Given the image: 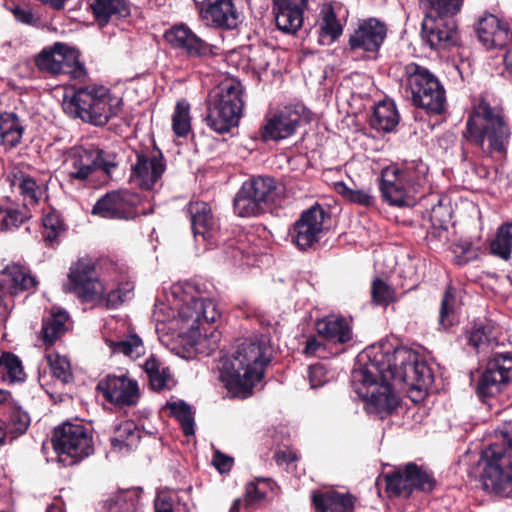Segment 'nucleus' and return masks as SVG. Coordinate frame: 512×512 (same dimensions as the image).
<instances>
[{
  "mask_svg": "<svg viewBox=\"0 0 512 512\" xmlns=\"http://www.w3.org/2000/svg\"><path fill=\"white\" fill-rule=\"evenodd\" d=\"M220 313L216 303L204 298L192 283H175L170 288L167 302L157 301L153 320L156 331L177 332L178 335L197 331L202 322H214Z\"/></svg>",
  "mask_w": 512,
  "mask_h": 512,
  "instance_id": "obj_1",
  "label": "nucleus"
},
{
  "mask_svg": "<svg viewBox=\"0 0 512 512\" xmlns=\"http://www.w3.org/2000/svg\"><path fill=\"white\" fill-rule=\"evenodd\" d=\"M272 355L270 340L266 335L244 339L230 356L221 359L220 379L227 389L241 398H247L253 387L263 379Z\"/></svg>",
  "mask_w": 512,
  "mask_h": 512,
  "instance_id": "obj_2",
  "label": "nucleus"
},
{
  "mask_svg": "<svg viewBox=\"0 0 512 512\" xmlns=\"http://www.w3.org/2000/svg\"><path fill=\"white\" fill-rule=\"evenodd\" d=\"M381 349L369 346L359 354V367L353 370L351 382L354 392L365 401L367 412L383 418L398 406L399 397L394 391L398 387H394L383 368L386 353Z\"/></svg>",
  "mask_w": 512,
  "mask_h": 512,
  "instance_id": "obj_3",
  "label": "nucleus"
},
{
  "mask_svg": "<svg viewBox=\"0 0 512 512\" xmlns=\"http://www.w3.org/2000/svg\"><path fill=\"white\" fill-rule=\"evenodd\" d=\"M511 136L505 121L503 110L491 106L486 99H481L473 108L467 122L463 137L479 147L488 157H505Z\"/></svg>",
  "mask_w": 512,
  "mask_h": 512,
  "instance_id": "obj_4",
  "label": "nucleus"
},
{
  "mask_svg": "<svg viewBox=\"0 0 512 512\" xmlns=\"http://www.w3.org/2000/svg\"><path fill=\"white\" fill-rule=\"evenodd\" d=\"M372 346H380L386 353L383 368L394 387L411 393H421L432 384V371L417 352L406 347H393L388 341Z\"/></svg>",
  "mask_w": 512,
  "mask_h": 512,
  "instance_id": "obj_5",
  "label": "nucleus"
},
{
  "mask_svg": "<svg viewBox=\"0 0 512 512\" xmlns=\"http://www.w3.org/2000/svg\"><path fill=\"white\" fill-rule=\"evenodd\" d=\"M121 105V98L112 95L106 87L95 84L73 87L70 94L66 92L62 102L66 114L96 126L105 125L117 115Z\"/></svg>",
  "mask_w": 512,
  "mask_h": 512,
  "instance_id": "obj_6",
  "label": "nucleus"
},
{
  "mask_svg": "<svg viewBox=\"0 0 512 512\" xmlns=\"http://www.w3.org/2000/svg\"><path fill=\"white\" fill-rule=\"evenodd\" d=\"M64 291L75 294L83 303L107 308H116L123 299L117 291L107 292V285L97 277L95 262L89 257L72 263Z\"/></svg>",
  "mask_w": 512,
  "mask_h": 512,
  "instance_id": "obj_7",
  "label": "nucleus"
},
{
  "mask_svg": "<svg viewBox=\"0 0 512 512\" xmlns=\"http://www.w3.org/2000/svg\"><path fill=\"white\" fill-rule=\"evenodd\" d=\"M244 87L236 78H225L210 93L207 125L217 133H226L236 126L244 106Z\"/></svg>",
  "mask_w": 512,
  "mask_h": 512,
  "instance_id": "obj_8",
  "label": "nucleus"
},
{
  "mask_svg": "<svg viewBox=\"0 0 512 512\" xmlns=\"http://www.w3.org/2000/svg\"><path fill=\"white\" fill-rule=\"evenodd\" d=\"M401 86L413 105L424 109L428 114L439 115L445 110V89L426 67L413 62L405 65Z\"/></svg>",
  "mask_w": 512,
  "mask_h": 512,
  "instance_id": "obj_9",
  "label": "nucleus"
},
{
  "mask_svg": "<svg viewBox=\"0 0 512 512\" xmlns=\"http://www.w3.org/2000/svg\"><path fill=\"white\" fill-rule=\"evenodd\" d=\"M481 475L483 487L501 497L512 496V426L503 432V442L493 443L485 451Z\"/></svg>",
  "mask_w": 512,
  "mask_h": 512,
  "instance_id": "obj_10",
  "label": "nucleus"
},
{
  "mask_svg": "<svg viewBox=\"0 0 512 512\" xmlns=\"http://www.w3.org/2000/svg\"><path fill=\"white\" fill-rule=\"evenodd\" d=\"M427 167H415L414 164L403 168L388 166L381 172L379 189L384 201L393 206L410 204L412 194L416 193L425 179Z\"/></svg>",
  "mask_w": 512,
  "mask_h": 512,
  "instance_id": "obj_11",
  "label": "nucleus"
},
{
  "mask_svg": "<svg viewBox=\"0 0 512 512\" xmlns=\"http://www.w3.org/2000/svg\"><path fill=\"white\" fill-rule=\"evenodd\" d=\"M80 53L68 44L56 42L45 47L35 58L37 68L50 75H67L79 82L85 81L87 71L79 60Z\"/></svg>",
  "mask_w": 512,
  "mask_h": 512,
  "instance_id": "obj_12",
  "label": "nucleus"
},
{
  "mask_svg": "<svg viewBox=\"0 0 512 512\" xmlns=\"http://www.w3.org/2000/svg\"><path fill=\"white\" fill-rule=\"evenodd\" d=\"M65 165L71 181H86L98 171L110 176L117 167V162L113 153L95 147L79 146L68 151Z\"/></svg>",
  "mask_w": 512,
  "mask_h": 512,
  "instance_id": "obj_13",
  "label": "nucleus"
},
{
  "mask_svg": "<svg viewBox=\"0 0 512 512\" xmlns=\"http://www.w3.org/2000/svg\"><path fill=\"white\" fill-rule=\"evenodd\" d=\"M53 448L58 462L72 466L93 453L92 437L81 424L63 423L54 430Z\"/></svg>",
  "mask_w": 512,
  "mask_h": 512,
  "instance_id": "obj_14",
  "label": "nucleus"
},
{
  "mask_svg": "<svg viewBox=\"0 0 512 512\" xmlns=\"http://www.w3.org/2000/svg\"><path fill=\"white\" fill-rule=\"evenodd\" d=\"M327 211L319 204L304 210L289 229L291 242L300 250L312 249L325 235Z\"/></svg>",
  "mask_w": 512,
  "mask_h": 512,
  "instance_id": "obj_15",
  "label": "nucleus"
},
{
  "mask_svg": "<svg viewBox=\"0 0 512 512\" xmlns=\"http://www.w3.org/2000/svg\"><path fill=\"white\" fill-rule=\"evenodd\" d=\"M386 490L390 495L409 497L414 490L431 492L435 487L432 474L421 466L408 463L385 476Z\"/></svg>",
  "mask_w": 512,
  "mask_h": 512,
  "instance_id": "obj_16",
  "label": "nucleus"
},
{
  "mask_svg": "<svg viewBox=\"0 0 512 512\" xmlns=\"http://www.w3.org/2000/svg\"><path fill=\"white\" fill-rule=\"evenodd\" d=\"M423 42L437 52L449 50L460 43V33L456 19L426 15L422 21Z\"/></svg>",
  "mask_w": 512,
  "mask_h": 512,
  "instance_id": "obj_17",
  "label": "nucleus"
},
{
  "mask_svg": "<svg viewBox=\"0 0 512 512\" xmlns=\"http://www.w3.org/2000/svg\"><path fill=\"white\" fill-rule=\"evenodd\" d=\"M138 195L127 190L106 193L94 204L91 213L105 219H133L139 215Z\"/></svg>",
  "mask_w": 512,
  "mask_h": 512,
  "instance_id": "obj_18",
  "label": "nucleus"
},
{
  "mask_svg": "<svg viewBox=\"0 0 512 512\" xmlns=\"http://www.w3.org/2000/svg\"><path fill=\"white\" fill-rule=\"evenodd\" d=\"M104 398L118 407L135 406L140 398L138 382L127 374L107 375L97 384Z\"/></svg>",
  "mask_w": 512,
  "mask_h": 512,
  "instance_id": "obj_19",
  "label": "nucleus"
},
{
  "mask_svg": "<svg viewBox=\"0 0 512 512\" xmlns=\"http://www.w3.org/2000/svg\"><path fill=\"white\" fill-rule=\"evenodd\" d=\"M200 19L210 27L231 30L241 22L233 0H193Z\"/></svg>",
  "mask_w": 512,
  "mask_h": 512,
  "instance_id": "obj_20",
  "label": "nucleus"
},
{
  "mask_svg": "<svg viewBox=\"0 0 512 512\" xmlns=\"http://www.w3.org/2000/svg\"><path fill=\"white\" fill-rule=\"evenodd\" d=\"M166 169L160 151L137 152L136 162L132 165L130 180L144 190H152Z\"/></svg>",
  "mask_w": 512,
  "mask_h": 512,
  "instance_id": "obj_21",
  "label": "nucleus"
},
{
  "mask_svg": "<svg viewBox=\"0 0 512 512\" xmlns=\"http://www.w3.org/2000/svg\"><path fill=\"white\" fill-rule=\"evenodd\" d=\"M512 374V357L498 354L489 360L486 369L479 379L477 394L480 397H491L498 394L507 384Z\"/></svg>",
  "mask_w": 512,
  "mask_h": 512,
  "instance_id": "obj_22",
  "label": "nucleus"
},
{
  "mask_svg": "<svg viewBox=\"0 0 512 512\" xmlns=\"http://www.w3.org/2000/svg\"><path fill=\"white\" fill-rule=\"evenodd\" d=\"M475 31L481 44L486 49H502L512 41V31L509 23L493 14L481 16Z\"/></svg>",
  "mask_w": 512,
  "mask_h": 512,
  "instance_id": "obj_23",
  "label": "nucleus"
},
{
  "mask_svg": "<svg viewBox=\"0 0 512 512\" xmlns=\"http://www.w3.org/2000/svg\"><path fill=\"white\" fill-rule=\"evenodd\" d=\"M302 121L299 107L285 106L267 118L263 127L264 140L280 141L292 136Z\"/></svg>",
  "mask_w": 512,
  "mask_h": 512,
  "instance_id": "obj_24",
  "label": "nucleus"
},
{
  "mask_svg": "<svg viewBox=\"0 0 512 512\" xmlns=\"http://www.w3.org/2000/svg\"><path fill=\"white\" fill-rule=\"evenodd\" d=\"M387 26L377 18H368L358 23L350 35L349 46L352 50L378 52L387 36Z\"/></svg>",
  "mask_w": 512,
  "mask_h": 512,
  "instance_id": "obj_25",
  "label": "nucleus"
},
{
  "mask_svg": "<svg viewBox=\"0 0 512 512\" xmlns=\"http://www.w3.org/2000/svg\"><path fill=\"white\" fill-rule=\"evenodd\" d=\"M165 38L174 48L184 50L189 57L205 58L216 54L215 46L201 39L185 24L171 27Z\"/></svg>",
  "mask_w": 512,
  "mask_h": 512,
  "instance_id": "obj_26",
  "label": "nucleus"
},
{
  "mask_svg": "<svg viewBox=\"0 0 512 512\" xmlns=\"http://www.w3.org/2000/svg\"><path fill=\"white\" fill-rule=\"evenodd\" d=\"M190 216L191 228L196 241H203L213 245L218 234V224L212 215L208 203L202 201L190 202L187 206Z\"/></svg>",
  "mask_w": 512,
  "mask_h": 512,
  "instance_id": "obj_27",
  "label": "nucleus"
},
{
  "mask_svg": "<svg viewBox=\"0 0 512 512\" xmlns=\"http://www.w3.org/2000/svg\"><path fill=\"white\" fill-rule=\"evenodd\" d=\"M37 284L36 278L30 274L27 267L18 263L10 264L0 271V298L29 291Z\"/></svg>",
  "mask_w": 512,
  "mask_h": 512,
  "instance_id": "obj_28",
  "label": "nucleus"
},
{
  "mask_svg": "<svg viewBox=\"0 0 512 512\" xmlns=\"http://www.w3.org/2000/svg\"><path fill=\"white\" fill-rule=\"evenodd\" d=\"M307 0H273V11L277 28L293 35L303 24V11Z\"/></svg>",
  "mask_w": 512,
  "mask_h": 512,
  "instance_id": "obj_29",
  "label": "nucleus"
},
{
  "mask_svg": "<svg viewBox=\"0 0 512 512\" xmlns=\"http://www.w3.org/2000/svg\"><path fill=\"white\" fill-rule=\"evenodd\" d=\"M318 336L327 344L343 345L353 339V330L348 320L340 315H328L315 323Z\"/></svg>",
  "mask_w": 512,
  "mask_h": 512,
  "instance_id": "obj_30",
  "label": "nucleus"
},
{
  "mask_svg": "<svg viewBox=\"0 0 512 512\" xmlns=\"http://www.w3.org/2000/svg\"><path fill=\"white\" fill-rule=\"evenodd\" d=\"M89 8L99 28L114 24L130 15V7L126 0H91Z\"/></svg>",
  "mask_w": 512,
  "mask_h": 512,
  "instance_id": "obj_31",
  "label": "nucleus"
},
{
  "mask_svg": "<svg viewBox=\"0 0 512 512\" xmlns=\"http://www.w3.org/2000/svg\"><path fill=\"white\" fill-rule=\"evenodd\" d=\"M243 193L251 195L265 210L276 202L279 192L276 181L269 176H257L245 181Z\"/></svg>",
  "mask_w": 512,
  "mask_h": 512,
  "instance_id": "obj_32",
  "label": "nucleus"
},
{
  "mask_svg": "<svg viewBox=\"0 0 512 512\" xmlns=\"http://www.w3.org/2000/svg\"><path fill=\"white\" fill-rule=\"evenodd\" d=\"M14 193L22 196L24 207L36 204L42 196V189L36 181L18 168H12L6 176Z\"/></svg>",
  "mask_w": 512,
  "mask_h": 512,
  "instance_id": "obj_33",
  "label": "nucleus"
},
{
  "mask_svg": "<svg viewBox=\"0 0 512 512\" xmlns=\"http://www.w3.org/2000/svg\"><path fill=\"white\" fill-rule=\"evenodd\" d=\"M312 502L315 512H353L355 498L350 493L328 490L314 493Z\"/></svg>",
  "mask_w": 512,
  "mask_h": 512,
  "instance_id": "obj_34",
  "label": "nucleus"
},
{
  "mask_svg": "<svg viewBox=\"0 0 512 512\" xmlns=\"http://www.w3.org/2000/svg\"><path fill=\"white\" fill-rule=\"evenodd\" d=\"M400 116L393 101L377 103L370 118V126L378 132H393L399 124Z\"/></svg>",
  "mask_w": 512,
  "mask_h": 512,
  "instance_id": "obj_35",
  "label": "nucleus"
},
{
  "mask_svg": "<svg viewBox=\"0 0 512 512\" xmlns=\"http://www.w3.org/2000/svg\"><path fill=\"white\" fill-rule=\"evenodd\" d=\"M141 432L133 421H124L115 426L111 437L112 450L119 453H128L135 449L140 441Z\"/></svg>",
  "mask_w": 512,
  "mask_h": 512,
  "instance_id": "obj_36",
  "label": "nucleus"
},
{
  "mask_svg": "<svg viewBox=\"0 0 512 512\" xmlns=\"http://www.w3.org/2000/svg\"><path fill=\"white\" fill-rule=\"evenodd\" d=\"M23 132L24 126L15 113L4 112L0 115V141L5 149L19 145Z\"/></svg>",
  "mask_w": 512,
  "mask_h": 512,
  "instance_id": "obj_37",
  "label": "nucleus"
},
{
  "mask_svg": "<svg viewBox=\"0 0 512 512\" xmlns=\"http://www.w3.org/2000/svg\"><path fill=\"white\" fill-rule=\"evenodd\" d=\"M67 320L68 314L62 310L54 312L43 319L41 339L44 344H54L65 333Z\"/></svg>",
  "mask_w": 512,
  "mask_h": 512,
  "instance_id": "obj_38",
  "label": "nucleus"
},
{
  "mask_svg": "<svg viewBox=\"0 0 512 512\" xmlns=\"http://www.w3.org/2000/svg\"><path fill=\"white\" fill-rule=\"evenodd\" d=\"M144 370L148 376L150 387L155 391L169 389L173 384L169 369L152 356L145 361Z\"/></svg>",
  "mask_w": 512,
  "mask_h": 512,
  "instance_id": "obj_39",
  "label": "nucleus"
},
{
  "mask_svg": "<svg viewBox=\"0 0 512 512\" xmlns=\"http://www.w3.org/2000/svg\"><path fill=\"white\" fill-rule=\"evenodd\" d=\"M25 379L22 362L11 352L0 350V381L15 383Z\"/></svg>",
  "mask_w": 512,
  "mask_h": 512,
  "instance_id": "obj_40",
  "label": "nucleus"
},
{
  "mask_svg": "<svg viewBox=\"0 0 512 512\" xmlns=\"http://www.w3.org/2000/svg\"><path fill=\"white\" fill-rule=\"evenodd\" d=\"M334 190L350 203L364 207L375 206L376 198L372 194L371 189L357 188L355 185L350 187L346 183L339 181L334 183Z\"/></svg>",
  "mask_w": 512,
  "mask_h": 512,
  "instance_id": "obj_41",
  "label": "nucleus"
},
{
  "mask_svg": "<svg viewBox=\"0 0 512 512\" xmlns=\"http://www.w3.org/2000/svg\"><path fill=\"white\" fill-rule=\"evenodd\" d=\"M460 308V300L458 299L455 289L449 287L442 298L439 325L443 329H448L458 321V310Z\"/></svg>",
  "mask_w": 512,
  "mask_h": 512,
  "instance_id": "obj_42",
  "label": "nucleus"
},
{
  "mask_svg": "<svg viewBox=\"0 0 512 512\" xmlns=\"http://www.w3.org/2000/svg\"><path fill=\"white\" fill-rule=\"evenodd\" d=\"M319 21L320 37L323 44L335 41L342 33V26L336 18L333 8L325 5L321 10Z\"/></svg>",
  "mask_w": 512,
  "mask_h": 512,
  "instance_id": "obj_43",
  "label": "nucleus"
},
{
  "mask_svg": "<svg viewBox=\"0 0 512 512\" xmlns=\"http://www.w3.org/2000/svg\"><path fill=\"white\" fill-rule=\"evenodd\" d=\"M167 408L169 409L170 415L180 423L184 435L187 437L194 435L195 421L192 407L185 401L179 400L168 402Z\"/></svg>",
  "mask_w": 512,
  "mask_h": 512,
  "instance_id": "obj_44",
  "label": "nucleus"
},
{
  "mask_svg": "<svg viewBox=\"0 0 512 512\" xmlns=\"http://www.w3.org/2000/svg\"><path fill=\"white\" fill-rule=\"evenodd\" d=\"M491 253L503 260H509L512 253V223L502 224L490 244Z\"/></svg>",
  "mask_w": 512,
  "mask_h": 512,
  "instance_id": "obj_45",
  "label": "nucleus"
},
{
  "mask_svg": "<svg viewBox=\"0 0 512 512\" xmlns=\"http://www.w3.org/2000/svg\"><path fill=\"white\" fill-rule=\"evenodd\" d=\"M106 344L113 354H123L130 358H138L144 352L142 340L135 334L117 341L106 339Z\"/></svg>",
  "mask_w": 512,
  "mask_h": 512,
  "instance_id": "obj_46",
  "label": "nucleus"
},
{
  "mask_svg": "<svg viewBox=\"0 0 512 512\" xmlns=\"http://www.w3.org/2000/svg\"><path fill=\"white\" fill-rule=\"evenodd\" d=\"M135 490L121 491L107 501L109 512H139Z\"/></svg>",
  "mask_w": 512,
  "mask_h": 512,
  "instance_id": "obj_47",
  "label": "nucleus"
},
{
  "mask_svg": "<svg viewBox=\"0 0 512 512\" xmlns=\"http://www.w3.org/2000/svg\"><path fill=\"white\" fill-rule=\"evenodd\" d=\"M246 245L244 242L240 240H229L223 245L222 251L225 254L227 260L233 262L238 265H253L254 262L251 259V256L254 254V251H246Z\"/></svg>",
  "mask_w": 512,
  "mask_h": 512,
  "instance_id": "obj_48",
  "label": "nucleus"
},
{
  "mask_svg": "<svg viewBox=\"0 0 512 512\" xmlns=\"http://www.w3.org/2000/svg\"><path fill=\"white\" fill-rule=\"evenodd\" d=\"M428 11L426 15L441 18H452L460 12L464 0H427Z\"/></svg>",
  "mask_w": 512,
  "mask_h": 512,
  "instance_id": "obj_49",
  "label": "nucleus"
},
{
  "mask_svg": "<svg viewBox=\"0 0 512 512\" xmlns=\"http://www.w3.org/2000/svg\"><path fill=\"white\" fill-rule=\"evenodd\" d=\"M28 217L24 208L20 209L13 205L0 206V231L17 229Z\"/></svg>",
  "mask_w": 512,
  "mask_h": 512,
  "instance_id": "obj_50",
  "label": "nucleus"
},
{
  "mask_svg": "<svg viewBox=\"0 0 512 512\" xmlns=\"http://www.w3.org/2000/svg\"><path fill=\"white\" fill-rule=\"evenodd\" d=\"M46 365L49 367L52 376L63 383H68L72 379L71 367L68 359L57 353H49L44 357Z\"/></svg>",
  "mask_w": 512,
  "mask_h": 512,
  "instance_id": "obj_51",
  "label": "nucleus"
},
{
  "mask_svg": "<svg viewBox=\"0 0 512 512\" xmlns=\"http://www.w3.org/2000/svg\"><path fill=\"white\" fill-rule=\"evenodd\" d=\"M234 212L240 217L256 216L265 211V209L246 193H243V188L237 192L234 198Z\"/></svg>",
  "mask_w": 512,
  "mask_h": 512,
  "instance_id": "obj_52",
  "label": "nucleus"
},
{
  "mask_svg": "<svg viewBox=\"0 0 512 512\" xmlns=\"http://www.w3.org/2000/svg\"><path fill=\"white\" fill-rule=\"evenodd\" d=\"M189 110L190 106L186 101L177 102L172 116V128L178 137L187 136L191 130Z\"/></svg>",
  "mask_w": 512,
  "mask_h": 512,
  "instance_id": "obj_53",
  "label": "nucleus"
},
{
  "mask_svg": "<svg viewBox=\"0 0 512 512\" xmlns=\"http://www.w3.org/2000/svg\"><path fill=\"white\" fill-rule=\"evenodd\" d=\"M495 340L490 325H484L482 322H475L468 334V341L477 351L485 350L490 343Z\"/></svg>",
  "mask_w": 512,
  "mask_h": 512,
  "instance_id": "obj_54",
  "label": "nucleus"
},
{
  "mask_svg": "<svg viewBox=\"0 0 512 512\" xmlns=\"http://www.w3.org/2000/svg\"><path fill=\"white\" fill-rule=\"evenodd\" d=\"M272 484L271 479L262 477L249 482L245 489V502L254 505L262 501L272 489Z\"/></svg>",
  "mask_w": 512,
  "mask_h": 512,
  "instance_id": "obj_55",
  "label": "nucleus"
},
{
  "mask_svg": "<svg viewBox=\"0 0 512 512\" xmlns=\"http://www.w3.org/2000/svg\"><path fill=\"white\" fill-rule=\"evenodd\" d=\"M30 416L19 406H13L6 430L12 438L24 434L30 425Z\"/></svg>",
  "mask_w": 512,
  "mask_h": 512,
  "instance_id": "obj_56",
  "label": "nucleus"
},
{
  "mask_svg": "<svg viewBox=\"0 0 512 512\" xmlns=\"http://www.w3.org/2000/svg\"><path fill=\"white\" fill-rule=\"evenodd\" d=\"M371 293L372 300L377 305L387 306L395 299L394 290L379 278L373 281Z\"/></svg>",
  "mask_w": 512,
  "mask_h": 512,
  "instance_id": "obj_57",
  "label": "nucleus"
},
{
  "mask_svg": "<svg viewBox=\"0 0 512 512\" xmlns=\"http://www.w3.org/2000/svg\"><path fill=\"white\" fill-rule=\"evenodd\" d=\"M15 19L24 24L34 28H40L42 25L41 17L38 13L28 5H14L11 9Z\"/></svg>",
  "mask_w": 512,
  "mask_h": 512,
  "instance_id": "obj_58",
  "label": "nucleus"
},
{
  "mask_svg": "<svg viewBox=\"0 0 512 512\" xmlns=\"http://www.w3.org/2000/svg\"><path fill=\"white\" fill-rule=\"evenodd\" d=\"M43 237L46 241L53 243L63 231V223L55 213H49L43 218Z\"/></svg>",
  "mask_w": 512,
  "mask_h": 512,
  "instance_id": "obj_59",
  "label": "nucleus"
},
{
  "mask_svg": "<svg viewBox=\"0 0 512 512\" xmlns=\"http://www.w3.org/2000/svg\"><path fill=\"white\" fill-rule=\"evenodd\" d=\"M177 503L178 496L174 491L161 490L154 501L155 512H174Z\"/></svg>",
  "mask_w": 512,
  "mask_h": 512,
  "instance_id": "obj_60",
  "label": "nucleus"
},
{
  "mask_svg": "<svg viewBox=\"0 0 512 512\" xmlns=\"http://www.w3.org/2000/svg\"><path fill=\"white\" fill-rule=\"evenodd\" d=\"M331 376L322 364H313L308 368V379L310 387L317 389L329 382Z\"/></svg>",
  "mask_w": 512,
  "mask_h": 512,
  "instance_id": "obj_61",
  "label": "nucleus"
},
{
  "mask_svg": "<svg viewBox=\"0 0 512 512\" xmlns=\"http://www.w3.org/2000/svg\"><path fill=\"white\" fill-rule=\"evenodd\" d=\"M450 219V210L448 207L442 205L441 201L435 206H433L431 210V220L434 225H439L443 227L445 224L449 222Z\"/></svg>",
  "mask_w": 512,
  "mask_h": 512,
  "instance_id": "obj_62",
  "label": "nucleus"
},
{
  "mask_svg": "<svg viewBox=\"0 0 512 512\" xmlns=\"http://www.w3.org/2000/svg\"><path fill=\"white\" fill-rule=\"evenodd\" d=\"M303 353L307 356L325 357V346L316 337L307 339Z\"/></svg>",
  "mask_w": 512,
  "mask_h": 512,
  "instance_id": "obj_63",
  "label": "nucleus"
},
{
  "mask_svg": "<svg viewBox=\"0 0 512 512\" xmlns=\"http://www.w3.org/2000/svg\"><path fill=\"white\" fill-rule=\"evenodd\" d=\"M212 463L220 473H227L232 468L233 459L219 451H216L213 455Z\"/></svg>",
  "mask_w": 512,
  "mask_h": 512,
  "instance_id": "obj_64",
  "label": "nucleus"
}]
</instances>
